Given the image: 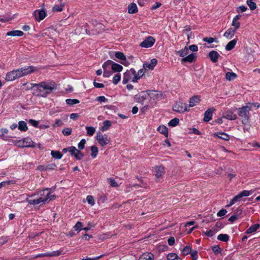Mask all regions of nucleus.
I'll return each instance as SVG.
<instances>
[{
	"instance_id": "obj_1",
	"label": "nucleus",
	"mask_w": 260,
	"mask_h": 260,
	"mask_svg": "<svg viewBox=\"0 0 260 260\" xmlns=\"http://www.w3.org/2000/svg\"><path fill=\"white\" fill-rule=\"evenodd\" d=\"M34 90H36L37 95L46 97L57 88V84L54 81L41 82L38 84H34L32 86Z\"/></svg>"
},
{
	"instance_id": "obj_2",
	"label": "nucleus",
	"mask_w": 260,
	"mask_h": 260,
	"mask_svg": "<svg viewBox=\"0 0 260 260\" xmlns=\"http://www.w3.org/2000/svg\"><path fill=\"white\" fill-rule=\"evenodd\" d=\"M37 194L34 193L31 196L27 198L26 199V202L30 205H38L39 204H44L48 200L49 201L55 199V195L51 194L49 188H46L39 192L37 194H39V198L36 199H32Z\"/></svg>"
},
{
	"instance_id": "obj_3",
	"label": "nucleus",
	"mask_w": 260,
	"mask_h": 260,
	"mask_svg": "<svg viewBox=\"0 0 260 260\" xmlns=\"http://www.w3.org/2000/svg\"><path fill=\"white\" fill-rule=\"evenodd\" d=\"M38 69L32 66L26 68H21L8 72L6 77L7 81H14L17 78L27 76L38 71Z\"/></svg>"
},
{
	"instance_id": "obj_4",
	"label": "nucleus",
	"mask_w": 260,
	"mask_h": 260,
	"mask_svg": "<svg viewBox=\"0 0 260 260\" xmlns=\"http://www.w3.org/2000/svg\"><path fill=\"white\" fill-rule=\"evenodd\" d=\"M239 109V115L242 118L243 124L246 125L249 122V111L252 108L251 104Z\"/></svg>"
},
{
	"instance_id": "obj_5",
	"label": "nucleus",
	"mask_w": 260,
	"mask_h": 260,
	"mask_svg": "<svg viewBox=\"0 0 260 260\" xmlns=\"http://www.w3.org/2000/svg\"><path fill=\"white\" fill-rule=\"evenodd\" d=\"M133 82H137L138 78L136 76V71L134 69H131L127 70L123 75L122 82L123 84H126L129 81Z\"/></svg>"
},
{
	"instance_id": "obj_6",
	"label": "nucleus",
	"mask_w": 260,
	"mask_h": 260,
	"mask_svg": "<svg viewBox=\"0 0 260 260\" xmlns=\"http://www.w3.org/2000/svg\"><path fill=\"white\" fill-rule=\"evenodd\" d=\"M173 109L174 111L179 113H183L189 110L186 104L181 102H177L173 106Z\"/></svg>"
},
{
	"instance_id": "obj_7",
	"label": "nucleus",
	"mask_w": 260,
	"mask_h": 260,
	"mask_svg": "<svg viewBox=\"0 0 260 260\" xmlns=\"http://www.w3.org/2000/svg\"><path fill=\"white\" fill-rule=\"evenodd\" d=\"M148 97L153 100L162 99L163 94L161 91L154 90L147 91Z\"/></svg>"
},
{
	"instance_id": "obj_8",
	"label": "nucleus",
	"mask_w": 260,
	"mask_h": 260,
	"mask_svg": "<svg viewBox=\"0 0 260 260\" xmlns=\"http://www.w3.org/2000/svg\"><path fill=\"white\" fill-rule=\"evenodd\" d=\"M96 140L102 146L108 144L110 142V140L108 138L107 135H103L101 132L97 133Z\"/></svg>"
},
{
	"instance_id": "obj_9",
	"label": "nucleus",
	"mask_w": 260,
	"mask_h": 260,
	"mask_svg": "<svg viewBox=\"0 0 260 260\" xmlns=\"http://www.w3.org/2000/svg\"><path fill=\"white\" fill-rule=\"evenodd\" d=\"M155 42L153 37L149 36L141 43L140 46L141 47L149 48L153 45Z\"/></svg>"
},
{
	"instance_id": "obj_10",
	"label": "nucleus",
	"mask_w": 260,
	"mask_h": 260,
	"mask_svg": "<svg viewBox=\"0 0 260 260\" xmlns=\"http://www.w3.org/2000/svg\"><path fill=\"white\" fill-rule=\"evenodd\" d=\"M148 98V93L146 91L140 92L138 95H136L135 98L137 102L141 103L142 105H144L145 101Z\"/></svg>"
},
{
	"instance_id": "obj_11",
	"label": "nucleus",
	"mask_w": 260,
	"mask_h": 260,
	"mask_svg": "<svg viewBox=\"0 0 260 260\" xmlns=\"http://www.w3.org/2000/svg\"><path fill=\"white\" fill-rule=\"evenodd\" d=\"M23 144H19V146L21 147H36L37 144H35L31 139L26 138L22 140Z\"/></svg>"
},
{
	"instance_id": "obj_12",
	"label": "nucleus",
	"mask_w": 260,
	"mask_h": 260,
	"mask_svg": "<svg viewBox=\"0 0 260 260\" xmlns=\"http://www.w3.org/2000/svg\"><path fill=\"white\" fill-rule=\"evenodd\" d=\"M155 177L157 181L162 178L165 174V168L162 166H156L155 168Z\"/></svg>"
},
{
	"instance_id": "obj_13",
	"label": "nucleus",
	"mask_w": 260,
	"mask_h": 260,
	"mask_svg": "<svg viewBox=\"0 0 260 260\" xmlns=\"http://www.w3.org/2000/svg\"><path fill=\"white\" fill-rule=\"evenodd\" d=\"M34 15L37 21H40L46 17V13L44 10H36L34 12Z\"/></svg>"
},
{
	"instance_id": "obj_14",
	"label": "nucleus",
	"mask_w": 260,
	"mask_h": 260,
	"mask_svg": "<svg viewBox=\"0 0 260 260\" xmlns=\"http://www.w3.org/2000/svg\"><path fill=\"white\" fill-rule=\"evenodd\" d=\"M61 254V252L59 250L54 251L51 252H47L45 253H41L38 255H36L34 256V258L41 257H46V256H59Z\"/></svg>"
},
{
	"instance_id": "obj_15",
	"label": "nucleus",
	"mask_w": 260,
	"mask_h": 260,
	"mask_svg": "<svg viewBox=\"0 0 260 260\" xmlns=\"http://www.w3.org/2000/svg\"><path fill=\"white\" fill-rule=\"evenodd\" d=\"M157 62V60L155 58H153L151 60L150 62H144L143 66L145 70L148 68L149 70H152L156 65Z\"/></svg>"
},
{
	"instance_id": "obj_16",
	"label": "nucleus",
	"mask_w": 260,
	"mask_h": 260,
	"mask_svg": "<svg viewBox=\"0 0 260 260\" xmlns=\"http://www.w3.org/2000/svg\"><path fill=\"white\" fill-rule=\"evenodd\" d=\"M196 55L194 53H191L187 56H185L181 59V62L184 63L188 62L191 63L196 61Z\"/></svg>"
},
{
	"instance_id": "obj_17",
	"label": "nucleus",
	"mask_w": 260,
	"mask_h": 260,
	"mask_svg": "<svg viewBox=\"0 0 260 260\" xmlns=\"http://www.w3.org/2000/svg\"><path fill=\"white\" fill-rule=\"evenodd\" d=\"M215 111L214 108H211L208 109L204 114V120L206 122L209 121L212 117L213 112Z\"/></svg>"
},
{
	"instance_id": "obj_18",
	"label": "nucleus",
	"mask_w": 260,
	"mask_h": 260,
	"mask_svg": "<svg viewBox=\"0 0 260 260\" xmlns=\"http://www.w3.org/2000/svg\"><path fill=\"white\" fill-rule=\"evenodd\" d=\"M222 118L233 120H235L237 118V115L231 111H229L223 113Z\"/></svg>"
},
{
	"instance_id": "obj_19",
	"label": "nucleus",
	"mask_w": 260,
	"mask_h": 260,
	"mask_svg": "<svg viewBox=\"0 0 260 260\" xmlns=\"http://www.w3.org/2000/svg\"><path fill=\"white\" fill-rule=\"evenodd\" d=\"M208 56L213 62H216L220 55L217 51L213 50L209 53Z\"/></svg>"
},
{
	"instance_id": "obj_20",
	"label": "nucleus",
	"mask_w": 260,
	"mask_h": 260,
	"mask_svg": "<svg viewBox=\"0 0 260 260\" xmlns=\"http://www.w3.org/2000/svg\"><path fill=\"white\" fill-rule=\"evenodd\" d=\"M200 97L199 95H195L192 96L189 100V107H192L196 105L197 103H199L200 102Z\"/></svg>"
},
{
	"instance_id": "obj_21",
	"label": "nucleus",
	"mask_w": 260,
	"mask_h": 260,
	"mask_svg": "<svg viewBox=\"0 0 260 260\" xmlns=\"http://www.w3.org/2000/svg\"><path fill=\"white\" fill-rule=\"evenodd\" d=\"M24 33L22 31L19 30H13L7 32V36H18L21 37L23 35Z\"/></svg>"
},
{
	"instance_id": "obj_22",
	"label": "nucleus",
	"mask_w": 260,
	"mask_h": 260,
	"mask_svg": "<svg viewBox=\"0 0 260 260\" xmlns=\"http://www.w3.org/2000/svg\"><path fill=\"white\" fill-rule=\"evenodd\" d=\"M236 31L235 29L230 28L224 32L223 36L227 38L231 39L234 37Z\"/></svg>"
},
{
	"instance_id": "obj_23",
	"label": "nucleus",
	"mask_w": 260,
	"mask_h": 260,
	"mask_svg": "<svg viewBox=\"0 0 260 260\" xmlns=\"http://www.w3.org/2000/svg\"><path fill=\"white\" fill-rule=\"evenodd\" d=\"M138 12V8L134 3H131L128 6V12L129 14H135Z\"/></svg>"
},
{
	"instance_id": "obj_24",
	"label": "nucleus",
	"mask_w": 260,
	"mask_h": 260,
	"mask_svg": "<svg viewBox=\"0 0 260 260\" xmlns=\"http://www.w3.org/2000/svg\"><path fill=\"white\" fill-rule=\"evenodd\" d=\"M111 69L114 72H120L122 71L123 67L119 64L113 62L111 63Z\"/></svg>"
},
{
	"instance_id": "obj_25",
	"label": "nucleus",
	"mask_w": 260,
	"mask_h": 260,
	"mask_svg": "<svg viewBox=\"0 0 260 260\" xmlns=\"http://www.w3.org/2000/svg\"><path fill=\"white\" fill-rule=\"evenodd\" d=\"M260 225L258 223L250 226L246 231V234H249L256 232L259 228Z\"/></svg>"
},
{
	"instance_id": "obj_26",
	"label": "nucleus",
	"mask_w": 260,
	"mask_h": 260,
	"mask_svg": "<svg viewBox=\"0 0 260 260\" xmlns=\"http://www.w3.org/2000/svg\"><path fill=\"white\" fill-rule=\"evenodd\" d=\"M157 131L161 134L165 135L166 137H168V129L165 125H160L157 128Z\"/></svg>"
},
{
	"instance_id": "obj_27",
	"label": "nucleus",
	"mask_w": 260,
	"mask_h": 260,
	"mask_svg": "<svg viewBox=\"0 0 260 260\" xmlns=\"http://www.w3.org/2000/svg\"><path fill=\"white\" fill-rule=\"evenodd\" d=\"M214 135L225 141H228L230 139L229 135L224 133H215Z\"/></svg>"
},
{
	"instance_id": "obj_28",
	"label": "nucleus",
	"mask_w": 260,
	"mask_h": 260,
	"mask_svg": "<svg viewBox=\"0 0 260 260\" xmlns=\"http://www.w3.org/2000/svg\"><path fill=\"white\" fill-rule=\"evenodd\" d=\"M237 41V39H234V40L231 41L230 42H229L225 46V49L227 51H230V50H231L232 49H233L235 47V46L236 44Z\"/></svg>"
},
{
	"instance_id": "obj_29",
	"label": "nucleus",
	"mask_w": 260,
	"mask_h": 260,
	"mask_svg": "<svg viewBox=\"0 0 260 260\" xmlns=\"http://www.w3.org/2000/svg\"><path fill=\"white\" fill-rule=\"evenodd\" d=\"M189 50L187 47H185L183 49L176 52L177 54H178L180 57H184L188 53Z\"/></svg>"
},
{
	"instance_id": "obj_30",
	"label": "nucleus",
	"mask_w": 260,
	"mask_h": 260,
	"mask_svg": "<svg viewBox=\"0 0 260 260\" xmlns=\"http://www.w3.org/2000/svg\"><path fill=\"white\" fill-rule=\"evenodd\" d=\"M140 258H142L145 260H153L154 255L150 252L144 253L140 256Z\"/></svg>"
},
{
	"instance_id": "obj_31",
	"label": "nucleus",
	"mask_w": 260,
	"mask_h": 260,
	"mask_svg": "<svg viewBox=\"0 0 260 260\" xmlns=\"http://www.w3.org/2000/svg\"><path fill=\"white\" fill-rule=\"evenodd\" d=\"M237 77V75L234 72H227L225 74V79L228 81H232Z\"/></svg>"
},
{
	"instance_id": "obj_32",
	"label": "nucleus",
	"mask_w": 260,
	"mask_h": 260,
	"mask_svg": "<svg viewBox=\"0 0 260 260\" xmlns=\"http://www.w3.org/2000/svg\"><path fill=\"white\" fill-rule=\"evenodd\" d=\"M18 129L21 131L26 132L28 128L26 123L24 121H20L18 123Z\"/></svg>"
},
{
	"instance_id": "obj_33",
	"label": "nucleus",
	"mask_w": 260,
	"mask_h": 260,
	"mask_svg": "<svg viewBox=\"0 0 260 260\" xmlns=\"http://www.w3.org/2000/svg\"><path fill=\"white\" fill-rule=\"evenodd\" d=\"M64 3L60 4V5H55L52 8V11L53 12H61L63 10V8L64 7Z\"/></svg>"
},
{
	"instance_id": "obj_34",
	"label": "nucleus",
	"mask_w": 260,
	"mask_h": 260,
	"mask_svg": "<svg viewBox=\"0 0 260 260\" xmlns=\"http://www.w3.org/2000/svg\"><path fill=\"white\" fill-rule=\"evenodd\" d=\"M51 155L53 158L57 159H61L62 156V154L58 151H51Z\"/></svg>"
},
{
	"instance_id": "obj_35",
	"label": "nucleus",
	"mask_w": 260,
	"mask_h": 260,
	"mask_svg": "<svg viewBox=\"0 0 260 260\" xmlns=\"http://www.w3.org/2000/svg\"><path fill=\"white\" fill-rule=\"evenodd\" d=\"M111 126V122L109 120H105L103 122V126L101 128V131H105L109 128Z\"/></svg>"
},
{
	"instance_id": "obj_36",
	"label": "nucleus",
	"mask_w": 260,
	"mask_h": 260,
	"mask_svg": "<svg viewBox=\"0 0 260 260\" xmlns=\"http://www.w3.org/2000/svg\"><path fill=\"white\" fill-rule=\"evenodd\" d=\"M90 149L91 151V156L93 158H95L97 156L99 152L98 147L95 146H92Z\"/></svg>"
},
{
	"instance_id": "obj_37",
	"label": "nucleus",
	"mask_w": 260,
	"mask_h": 260,
	"mask_svg": "<svg viewBox=\"0 0 260 260\" xmlns=\"http://www.w3.org/2000/svg\"><path fill=\"white\" fill-rule=\"evenodd\" d=\"M217 239L223 242H227L229 240V236L227 234H221L218 236Z\"/></svg>"
},
{
	"instance_id": "obj_38",
	"label": "nucleus",
	"mask_w": 260,
	"mask_h": 260,
	"mask_svg": "<svg viewBox=\"0 0 260 260\" xmlns=\"http://www.w3.org/2000/svg\"><path fill=\"white\" fill-rule=\"evenodd\" d=\"M179 122V119L178 118H174L169 122L168 125L169 126L174 127L177 125Z\"/></svg>"
},
{
	"instance_id": "obj_39",
	"label": "nucleus",
	"mask_w": 260,
	"mask_h": 260,
	"mask_svg": "<svg viewBox=\"0 0 260 260\" xmlns=\"http://www.w3.org/2000/svg\"><path fill=\"white\" fill-rule=\"evenodd\" d=\"M73 156H75L77 159L81 160L84 157V154L80 151V150L77 149Z\"/></svg>"
},
{
	"instance_id": "obj_40",
	"label": "nucleus",
	"mask_w": 260,
	"mask_h": 260,
	"mask_svg": "<svg viewBox=\"0 0 260 260\" xmlns=\"http://www.w3.org/2000/svg\"><path fill=\"white\" fill-rule=\"evenodd\" d=\"M86 129L87 130V134L88 136H91L94 134L95 129L92 126H86Z\"/></svg>"
},
{
	"instance_id": "obj_41",
	"label": "nucleus",
	"mask_w": 260,
	"mask_h": 260,
	"mask_svg": "<svg viewBox=\"0 0 260 260\" xmlns=\"http://www.w3.org/2000/svg\"><path fill=\"white\" fill-rule=\"evenodd\" d=\"M115 55L117 58L121 59L122 60H126V57L125 55L121 52H116L115 54Z\"/></svg>"
},
{
	"instance_id": "obj_42",
	"label": "nucleus",
	"mask_w": 260,
	"mask_h": 260,
	"mask_svg": "<svg viewBox=\"0 0 260 260\" xmlns=\"http://www.w3.org/2000/svg\"><path fill=\"white\" fill-rule=\"evenodd\" d=\"M247 4L251 10H254L256 8V4L252 0H247Z\"/></svg>"
},
{
	"instance_id": "obj_43",
	"label": "nucleus",
	"mask_w": 260,
	"mask_h": 260,
	"mask_svg": "<svg viewBox=\"0 0 260 260\" xmlns=\"http://www.w3.org/2000/svg\"><path fill=\"white\" fill-rule=\"evenodd\" d=\"M66 103L69 105H73L79 103V101L77 99H68L66 100Z\"/></svg>"
},
{
	"instance_id": "obj_44",
	"label": "nucleus",
	"mask_w": 260,
	"mask_h": 260,
	"mask_svg": "<svg viewBox=\"0 0 260 260\" xmlns=\"http://www.w3.org/2000/svg\"><path fill=\"white\" fill-rule=\"evenodd\" d=\"M191 252V248L189 246H186L183 249L182 253L184 255H186Z\"/></svg>"
},
{
	"instance_id": "obj_45",
	"label": "nucleus",
	"mask_w": 260,
	"mask_h": 260,
	"mask_svg": "<svg viewBox=\"0 0 260 260\" xmlns=\"http://www.w3.org/2000/svg\"><path fill=\"white\" fill-rule=\"evenodd\" d=\"M112 63H113V61L111 60H108L107 61L105 62L102 66L104 71H105V70H108L107 69L109 68L110 66L111 67Z\"/></svg>"
},
{
	"instance_id": "obj_46",
	"label": "nucleus",
	"mask_w": 260,
	"mask_h": 260,
	"mask_svg": "<svg viewBox=\"0 0 260 260\" xmlns=\"http://www.w3.org/2000/svg\"><path fill=\"white\" fill-rule=\"evenodd\" d=\"M121 79V76L119 74H116L113 78L112 82L113 83L116 85L120 81Z\"/></svg>"
},
{
	"instance_id": "obj_47",
	"label": "nucleus",
	"mask_w": 260,
	"mask_h": 260,
	"mask_svg": "<svg viewBox=\"0 0 260 260\" xmlns=\"http://www.w3.org/2000/svg\"><path fill=\"white\" fill-rule=\"evenodd\" d=\"M72 128H69V127L64 128V129H63V130L62 131V134L64 136H69V135H70L72 134Z\"/></svg>"
},
{
	"instance_id": "obj_48",
	"label": "nucleus",
	"mask_w": 260,
	"mask_h": 260,
	"mask_svg": "<svg viewBox=\"0 0 260 260\" xmlns=\"http://www.w3.org/2000/svg\"><path fill=\"white\" fill-rule=\"evenodd\" d=\"M86 200L89 204L93 206L94 205V199L93 197L91 196H88L86 198Z\"/></svg>"
},
{
	"instance_id": "obj_49",
	"label": "nucleus",
	"mask_w": 260,
	"mask_h": 260,
	"mask_svg": "<svg viewBox=\"0 0 260 260\" xmlns=\"http://www.w3.org/2000/svg\"><path fill=\"white\" fill-rule=\"evenodd\" d=\"M145 70L144 68L142 69H140L138 71V72H136V76L138 78V80L140 79L144 74L145 73Z\"/></svg>"
},
{
	"instance_id": "obj_50",
	"label": "nucleus",
	"mask_w": 260,
	"mask_h": 260,
	"mask_svg": "<svg viewBox=\"0 0 260 260\" xmlns=\"http://www.w3.org/2000/svg\"><path fill=\"white\" fill-rule=\"evenodd\" d=\"M177 257L176 253H171L168 254L167 258L168 260H175Z\"/></svg>"
},
{
	"instance_id": "obj_51",
	"label": "nucleus",
	"mask_w": 260,
	"mask_h": 260,
	"mask_svg": "<svg viewBox=\"0 0 260 260\" xmlns=\"http://www.w3.org/2000/svg\"><path fill=\"white\" fill-rule=\"evenodd\" d=\"M86 141L85 139H82L78 144V147L80 150H82L85 147Z\"/></svg>"
},
{
	"instance_id": "obj_52",
	"label": "nucleus",
	"mask_w": 260,
	"mask_h": 260,
	"mask_svg": "<svg viewBox=\"0 0 260 260\" xmlns=\"http://www.w3.org/2000/svg\"><path fill=\"white\" fill-rule=\"evenodd\" d=\"M82 223L81 222L78 221L74 226V228L75 231H81V230H82Z\"/></svg>"
},
{
	"instance_id": "obj_53",
	"label": "nucleus",
	"mask_w": 260,
	"mask_h": 260,
	"mask_svg": "<svg viewBox=\"0 0 260 260\" xmlns=\"http://www.w3.org/2000/svg\"><path fill=\"white\" fill-rule=\"evenodd\" d=\"M212 250L216 254L220 253L221 251L219 245H215L212 247Z\"/></svg>"
},
{
	"instance_id": "obj_54",
	"label": "nucleus",
	"mask_w": 260,
	"mask_h": 260,
	"mask_svg": "<svg viewBox=\"0 0 260 260\" xmlns=\"http://www.w3.org/2000/svg\"><path fill=\"white\" fill-rule=\"evenodd\" d=\"M232 25L234 26V29L237 31L240 26V23L238 21H234L233 20Z\"/></svg>"
},
{
	"instance_id": "obj_55",
	"label": "nucleus",
	"mask_w": 260,
	"mask_h": 260,
	"mask_svg": "<svg viewBox=\"0 0 260 260\" xmlns=\"http://www.w3.org/2000/svg\"><path fill=\"white\" fill-rule=\"evenodd\" d=\"M192 260H197L198 259V252L197 250H193L190 252Z\"/></svg>"
},
{
	"instance_id": "obj_56",
	"label": "nucleus",
	"mask_w": 260,
	"mask_h": 260,
	"mask_svg": "<svg viewBox=\"0 0 260 260\" xmlns=\"http://www.w3.org/2000/svg\"><path fill=\"white\" fill-rule=\"evenodd\" d=\"M215 39L212 37H210V38L206 37V38H203V41L204 42H208V43H213V42L215 41Z\"/></svg>"
},
{
	"instance_id": "obj_57",
	"label": "nucleus",
	"mask_w": 260,
	"mask_h": 260,
	"mask_svg": "<svg viewBox=\"0 0 260 260\" xmlns=\"http://www.w3.org/2000/svg\"><path fill=\"white\" fill-rule=\"evenodd\" d=\"M69 152L73 156L77 150L76 148L74 146H70L69 147Z\"/></svg>"
},
{
	"instance_id": "obj_58",
	"label": "nucleus",
	"mask_w": 260,
	"mask_h": 260,
	"mask_svg": "<svg viewBox=\"0 0 260 260\" xmlns=\"http://www.w3.org/2000/svg\"><path fill=\"white\" fill-rule=\"evenodd\" d=\"M112 74V72L109 70H105L104 71L103 76L107 78L109 77Z\"/></svg>"
},
{
	"instance_id": "obj_59",
	"label": "nucleus",
	"mask_w": 260,
	"mask_h": 260,
	"mask_svg": "<svg viewBox=\"0 0 260 260\" xmlns=\"http://www.w3.org/2000/svg\"><path fill=\"white\" fill-rule=\"evenodd\" d=\"M63 124V122L60 119H56L55 121V123L53 125V126H60Z\"/></svg>"
},
{
	"instance_id": "obj_60",
	"label": "nucleus",
	"mask_w": 260,
	"mask_h": 260,
	"mask_svg": "<svg viewBox=\"0 0 260 260\" xmlns=\"http://www.w3.org/2000/svg\"><path fill=\"white\" fill-rule=\"evenodd\" d=\"M29 123L35 127H37L38 126V124H39L38 121H36V120H35L33 119H29Z\"/></svg>"
},
{
	"instance_id": "obj_61",
	"label": "nucleus",
	"mask_w": 260,
	"mask_h": 260,
	"mask_svg": "<svg viewBox=\"0 0 260 260\" xmlns=\"http://www.w3.org/2000/svg\"><path fill=\"white\" fill-rule=\"evenodd\" d=\"M8 241V238L7 237L3 236L1 238H0V244L3 245L7 242Z\"/></svg>"
},
{
	"instance_id": "obj_62",
	"label": "nucleus",
	"mask_w": 260,
	"mask_h": 260,
	"mask_svg": "<svg viewBox=\"0 0 260 260\" xmlns=\"http://www.w3.org/2000/svg\"><path fill=\"white\" fill-rule=\"evenodd\" d=\"M240 194H241V196H242V197H248L250 195V191H248V190H243L242 191H241Z\"/></svg>"
},
{
	"instance_id": "obj_63",
	"label": "nucleus",
	"mask_w": 260,
	"mask_h": 260,
	"mask_svg": "<svg viewBox=\"0 0 260 260\" xmlns=\"http://www.w3.org/2000/svg\"><path fill=\"white\" fill-rule=\"evenodd\" d=\"M227 213V211L225 209H222L217 213V215L218 216H222Z\"/></svg>"
},
{
	"instance_id": "obj_64",
	"label": "nucleus",
	"mask_w": 260,
	"mask_h": 260,
	"mask_svg": "<svg viewBox=\"0 0 260 260\" xmlns=\"http://www.w3.org/2000/svg\"><path fill=\"white\" fill-rule=\"evenodd\" d=\"M188 48V50L190 49L191 51H192L193 52H196L198 50V47L196 45H190Z\"/></svg>"
}]
</instances>
